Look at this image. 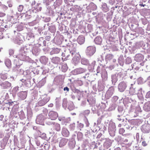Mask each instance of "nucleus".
<instances>
[{
  "label": "nucleus",
  "instance_id": "1",
  "mask_svg": "<svg viewBox=\"0 0 150 150\" xmlns=\"http://www.w3.org/2000/svg\"><path fill=\"white\" fill-rule=\"evenodd\" d=\"M50 97L47 95L42 96L41 100L38 102V105L40 106L44 105L50 100Z\"/></svg>",
  "mask_w": 150,
  "mask_h": 150
},
{
  "label": "nucleus",
  "instance_id": "2",
  "mask_svg": "<svg viewBox=\"0 0 150 150\" xmlns=\"http://www.w3.org/2000/svg\"><path fill=\"white\" fill-rule=\"evenodd\" d=\"M47 112L45 111L39 115L37 117L36 120L39 121H42L47 117Z\"/></svg>",
  "mask_w": 150,
  "mask_h": 150
},
{
  "label": "nucleus",
  "instance_id": "3",
  "mask_svg": "<svg viewBox=\"0 0 150 150\" xmlns=\"http://www.w3.org/2000/svg\"><path fill=\"white\" fill-rule=\"evenodd\" d=\"M48 115L49 118L52 120H55L58 117L57 113L56 112L52 111L49 112Z\"/></svg>",
  "mask_w": 150,
  "mask_h": 150
},
{
  "label": "nucleus",
  "instance_id": "4",
  "mask_svg": "<svg viewBox=\"0 0 150 150\" xmlns=\"http://www.w3.org/2000/svg\"><path fill=\"white\" fill-rule=\"evenodd\" d=\"M95 52V48L92 46L88 47L86 50V52L89 55H93Z\"/></svg>",
  "mask_w": 150,
  "mask_h": 150
},
{
  "label": "nucleus",
  "instance_id": "5",
  "mask_svg": "<svg viewBox=\"0 0 150 150\" xmlns=\"http://www.w3.org/2000/svg\"><path fill=\"white\" fill-rule=\"evenodd\" d=\"M74 56L72 59L73 62L75 64H77L79 62L81 57L78 53H74Z\"/></svg>",
  "mask_w": 150,
  "mask_h": 150
},
{
  "label": "nucleus",
  "instance_id": "6",
  "mask_svg": "<svg viewBox=\"0 0 150 150\" xmlns=\"http://www.w3.org/2000/svg\"><path fill=\"white\" fill-rule=\"evenodd\" d=\"M126 87V83L124 82H120L118 86L119 90L121 92H122L124 91Z\"/></svg>",
  "mask_w": 150,
  "mask_h": 150
},
{
  "label": "nucleus",
  "instance_id": "7",
  "mask_svg": "<svg viewBox=\"0 0 150 150\" xmlns=\"http://www.w3.org/2000/svg\"><path fill=\"white\" fill-rule=\"evenodd\" d=\"M28 91H21L18 93V95L22 100L25 99L27 97Z\"/></svg>",
  "mask_w": 150,
  "mask_h": 150
},
{
  "label": "nucleus",
  "instance_id": "8",
  "mask_svg": "<svg viewBox=\"0 0 150 150\" xmlns=\"http://www.w3.org/2000/svg\"><path fill=\"white\" fill-rule=\"evenodd\" d=\"M85 41V38L83 35L79 36L77 39V41L80 45H82L84 43Z\"/></svg>",
  "mask_w": 150,
  "mask_h": 150
},
{
  "label": "nucleus",
  "instance_id": "9",
  "mask_svg": "<svg viewBox=\"0 0 150 150\" xmlns=\"http://www.w3.org/2000/svg\"><path fill=\"white\" fill-rule=\"evenodd\" d=\"M86 71V69L81 68H79L75 69L74 72L75 74H78L85 72Z\"/></svg>",
  "mask_w": 150,
  "mask_h": 150
},
{
  "label": "nucleus",
  "instance_id": "10",
  "mask_svg": "<svg viewBox=\"0 0 150 150\" xmlns=\"http://www.w3.org/2000/svg\"><path fill=\"white\" fill-rule=\"evenodd\" d=\"M68 139H66L63 138L61 139L59 142V145L60 147H62L65 145L67 142Z\"/></svg>",
  "mask_w": 150,
  "mask_h": 150
},
{
  "label": "nucleus",
  "instance_id": "11",
  "mask_svg": "<svg viewBox=\"0 0 150 150\" xmlns=\"http://www.w3.org/2000/svg\"><path fill=\"white\" fill-rule=\"evenodd\" d=\"M144 109L146 111L150 110V102L147 101L144 104L143 107Z\"/></svg>",
  "mask_w": 150,
  "mask_h": 150
},
{
  "label": "nucleus",
  "instance_id": "12",
  "mask_svg": "<svg viewBox=\"0 0 150 150\" xmlns=\"http://www.w3.org/2000/svg\"><path fill=\"white\" fill-rule=\"evenodd\" d=\"M62 134L63 136L65 137H68L69 134V131L65 128L62 129Z\"/></svg>",
  "mask_w": 150,
  "mask_h": 150
},
{
  "label": "nucleus",
  "instance_id": "13",
  "mask_svg": "<svg viewBox=\"0 0 150 150\" xmlns=\"http://www.w3.org/2000/svg\"><path fill=\"white\" fill-rule=\"evenodd\" d=\"M112 143L110 140H106L104 143V147L106 148H108L111 145Z\"/></svg>",
  "mask_w": 150,
  "mask_h": 150
},
{
  "label": "nucleus",
  "instance_id": "14",
  "mask_svg": "<svg viewBox=\"0 0 150 150\" xmlns=\"http://www.w3.org/2000/svg\"><path fill=\"white\" fill-rule=\"evenodd\" d=\"M102 40L101 38L98 37H96L94 41L96 44L100 45L101 44Z\"/></svg>",
  "mask_w": 150,
  "mask_h": 150
},
{
  "label": "nucleus",
  "instance_id": "15",
  "mask_svg": "<svg viewBox=\"0 0 150 150\" xmlns=\"http://www.w3.org/2000/svg\"><path fill=\"white\" fill-rule=\"evenodd\" d=\"M60 58L58 57H53L52 60V62L55 64H58L60 61Z\"/></svg>",
  "mask_w": 150,
  "mask_h": 150
},
{
  "label": "nucleus",
  "instance_id": "16",
  "mask_svg": "<svg viewBox=\"0 0 150 150\" xmlns=\"http://www.w3.org/2000/svg\"><path fill=\"white\" fill-rule=\"evenodd\" d=\"M135 60L137 62H140L142 60V58L139 55H137L135 57Z\"/></svg>",
  "mask_w": 150,
  "mask_h": 150
},
{
  "label": "nucleus",
  "instance_id": "17",
  "mask_svg": "<svg viewBox=\"0 0 150 150\" xmlns=\"http://www.w3.org/2000/svg\"><path fill=\"white\" fill-rule=\"evenodd\" d=\"M54 129L57 131H59L60 129V125L58 123H56L54 126Z\"/></svg>",
  "mask_w": 150,
  "mask_h": 150
},
{
  "label": "nucleus",
  "instance_id": "18",
  "mask_svg": "<svg viewBox=\"0 0 150 150\" xmlns=\"http://www.w3.org/2000/svg\"><path fill=\"white\" fill-rule=\"evenodd\" d=\"M68 69V67L66 64H64L62 65L61 67V69L62 71L64 72H65Z\"/></svg>",
  "mask_w": 150,
  "mask_h": 150
},
{
  "label": "nucleus",
  "instance_id": "19",
  "mask_svg": "<svg viewBox=\"0 0 150 150\" xmlns=\"http://www.w3.org/2000/svg\"><path fill=\"white\" fill-rule=\"evenodd\" d=\"M5 64L6 66L8 68H9L11 66V62L10 60H6L5 62Z\"/></svg>",
  "mask_w": 150,
  "mask_h": 150
},
{
  "label": "nucleus",
  "instance_id": "20",
  "mask_svg": "<svg viewBox=\"0 0 150 150\" xmlns=\"http://www.w3.org/2000/svg\"><path fill=\"white\" fill-rule=\"evenodd\" d=\"M27 57H28L27 56H26L25 55L21 54V55H19V58L21 60L23 61H25Z\"/></svg>",
  "mask_w": 150,
  "mask_h": 150
},
{
  "label": "nucleus",
  "instance_id": "21",
  "mask_svg": "<svg viewBox=\"0 0 150 150\" xmlns=\"http://www.w3.org/2000/svg\"><path fill=\"white\" fill-rule=\"evenodd\" d=\"M129 93L131 95H134L136 94L135 90L134 89H131L129 91Z\"/></svg>",
  "mask_w": 150,
  "mask_h": 150
},
{
  "label": "nucleus",
  "instance_id": "22",
  "mask_svg": "<svg viewBox=\"0 0 150 150\" xmlns=\"http://www.w3.org/2000/svg\"><path fill=\"white\" fill-rule=\"evenodd\" d=\"M46 59V58L45 57H41L40 59V60L42 63H45L47 62V61H45Z\"/></svg>",
  "mask_w": 150,
  "mask_h": 150
},
{
  "label": "nucleus",
  "instance_id": "23",
  "mask_svg": "<svg viewBox=\"0 0 150 150\" xmlns=\"http://www.w3.org/2000/svg\"><path fill=\"white\" fill-rule=\"evenodd\" d=\"M107 59L109 60L112 59L113 57V56L112 54H108L107 56Z\"/></svg>",
  "mask_w": 150,
  "mask_h": 150
},
{
  "label": "nucleus",
  "instance_id": "24",
  "mask_svg": "<svg viewBox=\"0 0 150 150\" xmlns=\"http://www.w3.org/2000/svg\"><path fill=\"white\" fill-rule=\"evenodd\" d=\"M23 6L22 5H20L18 7V10L19 12H21L23 10Z\"/></svg>",
  "mask_w": 150,
  "mask_h": 150
},
{
  "label": "nucleus",
  "instance_id": "25",
  "mask_svg": "<svg viewBox=\"0 0 150 150\" xmlns=\"http://www.w3.org/2000/svg\"><path fill=\"white\" fill-rule=\"evenodd\" d=\"M125 131V130L123 128H120L119 130V133L120 134H123Z\"/></svg>",
  "mask_w": 150,
  "mask_h": 150
},
{
  "label": "nucleus",
  "instance_id": "26",
  "mask_svg": "<svg viewBox=\"0 0 150 150\" xmlns=\"http://www.w3.org/2000/svg\"><path fill=\"white\" fill-rule=\"evenodd\" d=\"M146 98H150V91L148 92L146 96Z\"/></svg>",
  "mask_w": 150,
  "mask_h": 150
},
{
  "label": "nucleus",
  "instance_id": "27",
  "mask_svg": "<svg viewBox=\"0 0 150 150\" xmlns=\"http://www.w3.org/2000/svg\"><path fill=\"white\" fill-rule=\"evenodd\" d=\"M51 38V37L50 36H47L45 37V40L47 41H49Z\"/></svg>",
  "mask_w": 150,
  "mask_h": 150
},
{
  "label": "nucleus",
  "instance_id": "28",
  "mask_svg": "<svg viewBox=\"0 0 150 150\" xmlns=\"http://www.w3.org/2000/svg\"><path fill=\"white\" fill-rule=\"evenodd\" d=\"M142 145L144 146H145L147 145V143H146L145 141H143L142 143Z\"/></svg>",
  "mask_w": 150,
  "mask_h": 150
},
{
  "label": "nucleus",
  "instance_id": "29",
  "mask_svg": "<svg viewBox=\"0 0 150 150\" xmlns=\"http://www.w3.org/2000/svg\"><path fill=\"white\" fill-rule=\"evenodd\" d=\"M64 91H67L68 92L69 91V89L67 87H66L64 88Z\"/></svg>",
  "mask_w": 150,
  "mask_h": 150
},
{
  "label": "nucleus",
  "instance_id": "30",
  "mask_svg": "<svg viewBox=\"0 0 150 150\" xmlns=\"http://www.w3.org/2000/svg\"><path fill=\"white\" fill-rule=\"evenodd\" d=\"M18 90V87H15L13 88V91H14L15 92H17Z\"/></svg>",
  "mask_w": 150,
  "mask_h": 150
},
{
  "label": "nucleus",
  "instance_id": "31",
  "mask_svg": "<svg viewBox=\"0 0 150 150\" xmlns=\"http://www.w3.org/2000/svg\"><path fill=\"white\" fill-rule=\"evenodd\" d=\"M5 83L6 84H7L8 85V86H10L11 85V84L8 82L6 81L5 83Z\"/></svg>",
  "mask_w": 150,
  "mask_h": 150
},
{
  "label": "nucleus",
  "instance_id": "32",
  "mask_svg": "<svg viewBox=\"0 0 150 150\" xmlns=\"http://www.w3.org/2000/svg\"><path fill=\"white\" fill-rule=\"evenodd\" d=\"M39 84H43V85H44V84H45V82H44L43 81H40L39 82Z\"/></svg>",
  "mask_w": 150,
  "mask_h": 150
},
{
  "label": "nucleus",
  "instance_id": "33",
  "mask_svg": "<svg viewBox=\"0 0 150 150\" xmlns=\"http://www.w3.org/2000/svg\"><path fill=\"white\" fill-rule=\"evenodd\" d=\"M53 104L52 103H50L49 105H48V106L49 107H52L53 106Z\"/></svg>",
  "mask_w": 150,
  "mask_h": 150
},
{
  "label": "nucleus",
  "instance_id": "34",
  "mask_svg": "<svg viewBox=\"0 0 150 150\" xmlns=\"http://www.w3.org/2000/svg\"><path fill=\"white\" fill-rule=\"evenodd\" d=\"M114 150H121L120 148L117 147V148H116Z\"/></svg>",
  "mask_w": 150,
  "mask_h": 150
},
{
  "label": "nucleus",
  "instance_id": "35",
  "mask_svg": "<svg viewBox=\"0 0 150 150\" xmlns=\"http://www.w3.org/2000/svg\"><path fill=\"white\" fill-rule=\"evenodd\" d=\"M146 5L145 4H140L139 6H144Z\"/></svg>",
  "mask_w": 150,
  "mask_h": 150
},
{
  "label": "nucleus",
  "instance_id": "36",
  "mask_svg": "<svg viewBox=\"0 0 150 150\" xmlns=\"http://www.w3.org/2000/svg\"><path fill=\"white\" fill-rule=\"evenodd\" d=\"M144 63H140V65H141V66H143L144 65Z\"/></svg>",
  "mask_w": 150,
  "mask_h": 150
},
{
  "label": "nucleus",
  "instance_id": "37",
  "mask_svg": "<svg viewBox=\"0 0 150 150\" xmlns=\"http://www.w3.org/2000/svg\"><path fill=\"white\" fill-rule=\"evenodd\" d=\"M81 63L83 64H85V63H84L83 60H82L81 61Z\"/></svg>",
  "mask_w": 150,
  "mask_h": 150
},
{
  "label": "nucleus",
  "instance_id": "38",
  "mask_svg": "<svg viewBox=\"0 0 150 150\" xmlns=\"http://www.w3.org/2000/svg\"><path fill=\"white\" fill-rule=\"evenodd\" d=\"M85 111L88 114L89 113V111L88 110H86Z\"/></svg>",
  "mask_w": 150,
  "mask_h": 150
},
{
  "label": "nucleus",
  "instance_id": "39",
  "mask_svg": "<svg viewBox=\"0 0 150 150\" xmlns=\"http://www.w3.org/2000/svg\"><path fill=\"white\" fill-rule=\"evenodd\" d=\"M93 4V5H95L94 4V3H92V2H91L90 5V4Z\"/></svg>",
  "mask_w": 150,
  "mask_h": 150
},
{
  "label": "nucleus",
  "instance_id": "40",
  "mask_svg": "<svg viewBox=\"0 0 150 150\" xmlns=\"http://www.w3.org/2000/svg\"><path fill=\"white\" fill-rule=\"evenodd\" d=\"M115 2V0H113V2L112 3L113 4Z\"/></svg>",
  "mask_w": 150,
  "mask_h": 150
},
{
  "label": "nucleus",
  "instance_id": "41",
  "mask_svg": "<svg viewBox=\"0 0 150 150\" xmlns=\"http://www.w3.org/2000/svg\"><path fill=\"white\" fill-rule=\"evenodd\" d=\"M126 60H129V59L128 58H127Z\"/></svg>",
  "mask_w": 150,
  "mask_h": 150
},
{
  "label": "nucleus",
  "instance_id": "42",
  "mask_svg": "<svg viewBox=\"0 0 150 150\" xmlns=\"http://www.w3.org/2000/svg\"><path fill=\"white\" fill-rule=\"evenodd\" d=\"M117 117H120V115H117Z\"/></svg>",
  "mask_w": 150,
  "mask_h": 150
},
{
  "label": "nucleus",
  "instance_id": "43",
  "mask_svg": "<svg viewBox=\"0 0 150 150\" xmlns=\"http://www.w3.org/2000/svg\"><path fill=\"white\" fill-rule=\"evenodd\" d=\"M118 119L119 120H121V119H119V118H118Z\"/></svg>",
  "mask_w": 150,
  "mask_h": 150
},
{
  "label": "nucleus",
  "instance_id": "44",
  "mask_svg": "<svg viewBox=\"0 0 150 150\" xmlns=\"http://www.w3.org/2000/svg\"><path fill=\"white\" fill-rule=\"evenodd\" d=\"M120 125H119V126H120Z\"/></svg>",
  "mask_w": 150,
  "mask_h": 150
},
{
  "label": "nucleus",
  "instance_id": "45",
  "mask_svg": "<svg viewBox=\"0 0 150 150\" xmlns=\"http://www.w3.org/2000/svg\"><path fill=\"white\" fill-rule=\"evenodd\" d=\"M120 125H119V126H120Z\"/></svg>",
  "mask_w": 150,
  "mask_h": 150
},
{
  "label": "nucleus",
  "instance_id": "46",
  "mask_svg": "<svg viewBox=\"0 0 150 150\" xmlns=\"http://www.w3.org/2000/svg\"><path fill=\"white\" fill-rule=\"evenodd\" d=\"M149 1H150V0H149Z\"/></svg>",
  "mask_w": 150,
  "mask_h": 150
}]
</instances>
